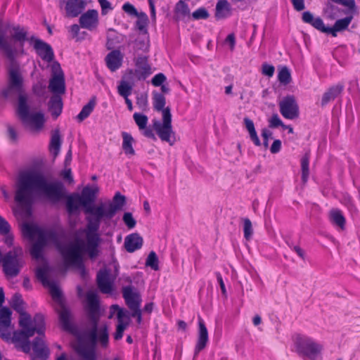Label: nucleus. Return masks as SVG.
<instances>
[{"instance_id":"nucleus-60","label":"nucleus","mask_w":360,"mask_h":360,"mask_svg":"<svg viewBox=\"0 0 360 360\" xmlns=\"http://www.w3.org/2000/svg\"><path fill=\"white\" fill-rule=\"evenodd\" d=\"M122 9L124 12L131 15L136 16L139 14L136 8L129 3L124 4L122 6Z\"/></svg>"},{"instance_id":"nucleus-58","label":"nucleus","mask_w":360,"mask_h":360,"mask_svg":"<svg viewBox=\"0 0 360 360\" xmlns=\"http://www.w3.org/2000/svg\"><path fill=\"white\" fill-rule=\"evenodd\" d=\"M274 71L275 68L272 65L264 63L262 66V72L264 75L271 77L274 75Z\"/></svg>"},{"instance_id":"nucleus-32","label":"nucleus","mask_w":360,"mask_h":360,"mask_svg":"<svg viewBox=\"0 0 360 360\" xmlns=\"http://www.w3.org/2000/svg\"><path fill=\"white\" fill-rule=\"evenodd\" d=\"M127 76H124L117 86V92L123 98L129 97L131 94L133 89V85L124 79L125 78L128 79Z\"/></svg>"},{"instance_id":"nucleus-56","label":"nucleus","mask_w":360,"mask_h":360,"mask_svg":"<svg viewBox=\"0 0 360 360\" xmlns=\"http://www.w3.org/2000/svg\"><path fill=\"white\" fill-rule=\"evenodd\" d=\"M127 325H128V323H119V324L117 326L116 331L114 334L115 340H119L122 338L124 330L126 328Z\"/></svg>"},{"instance_id":"nucleus-13","label":"nucleus","mask_w":360,"mask_h":360,"mask_svg":"<svg viewBox=\"0 0 360 360\" xmlns=\"http://www.w3.org/2000/svg\"><path fill=\"white\" fill-rule=\"evenodd\" d=\"M30 41L34 43V49L43 60L48 63L53 60L54 52L51 45L34 36L30 38Z\"/></svg>"},{"instance_id":"nucleus-59","label":"nucleus","mask_w":360,"mask_h":360,"mask_svg":"<svg viewBox=\"0 0 360 360\" xmlns=\"http://www.w3.org/2000/svg\"><path fill=\"white\" fill-rule=\"evenodd\" d=\"M273 133L267 129H263L262 131V136L263 138V146L264 148H268L269 147V139L272 138Z\"/></svg>"},{"instance_id":"nucleus-22","label":"nucleus","mask_w":360,"mask_h":360,"mask_svg":"<svg viewBox=\"0 0 360 360\" xmlns=\"http://www.w3.org/2000/svg\"><path fill=\"white\" fill-rule=\"evenodd\" d=\"M344 85L338 84L330 87L323 94L321 101L322 107L326 106L328 103L334 101L343 91Z\"/></svg>"},{"instance_id":"nucleus-24","label":"nucleus","mask_w":360,"mask_h":360,"mask_svg":"<svg viewBox=\"0 0 360 360\" xmlns=\"http://www.w3.org/2000/svg\"><path fill=\"white\" fill-rule=\"evenodd\" d=\"M96 281L98 287L103 293L107 294L112 292V287L107 271H99L97 274Z\"/></svg>"},{"instance_id":"nucleus-34","label":"nucleus","mask_w":360,"mask_h":360,"mask_svg":"<svg viewBox=\"0 0 360 360\" xmlns=\"http://www.w3.org/2000/svg\"><path fill=\"white\" fill-rule=\"evenodd\" d=\"M1 95L5 98H15L18 96V98L20 96H27L23 93V89H19L15 86H11L10 84L1 91Z\"/></svg>"},{"instance_id":"nucleus-29","label":"nucleus","mask_w":360,"mask_h":360,"mask_svg":"<svg viewBox=\"0 0 360 360\" xmlns=\"http://www.w3.org/2000/svg\"><path fill=\"white\" fill-rule=\"evenodd\" d=\"M323 12L326 18L333 20L338 16L340 12V8L336 5L333 4V2L328 0L325 4Z\"/></svg>"},{"instance_id":"nucleus-63","label":"nucleus","mask_w":360,"mask_h":360,"mask_svg":"<svg viewBox=\"0 0 360 360\" xmlns=\"http://www.w3.org/2000/svg\"><path fill=\"white\" fill-rule=\"evenodd\" d=\"M100 6L101 7V13L102 15H106L108 13L107 10H112V7L111 6V4L108 0H98Z\"/></svg>"},{"instance_id":"nucleus-33","label":"nucleus","mask_w":360,"mask_h":360,"mask_svg":"<svg viewBox=\"0 0 360 360\" xmlns=\"http://www.w3.org/2000/svg\"><path fill=\"white\" fill-rule=\"evenodd\" d=\"M122 136L123 139L122 149L127 155H134L135 151L133 148L132 143L134 140L131 134L127 132H122Z\"/></svg>"},{"instance_id":"nucleus-14","label":"nucleus","mask_w":360,"mask_h":360,"mask_svg":"<svg viewBox=\"0 0 360 360\" xmlns=\"http://www.w3.org/2000/svg\"><path fill=\"white\" fill-rule=\"evenodd\" d=\"M53 68H58L60 72L54 74L49 81V89L54 95H61L65 92V84L64 75L60 70V64L58 62L54 63Z\"/></svg>"},{"instance_id":"nucleus-54","label":"nucleus","mask_w":360,"mask_h":360,"mask_svg":"<svg viewBox=\"0 0 360 360\" xmlns=\"http://www.w3.org/2000/svg\"><path fill=\"white\" fill-rule=\"evenodd\" d=\"M11 226L8 222L1 216H0V234L7 235L10 233Z\"/></svg>"},{"instance_id":"nucleus-19","label":"nucleus","mask_w":360,"mask_h":360,"mask_svg":"<svg viewBox=\"0 0 360 360\" xmlns=\"http://www.w3.org/2000/svg\"><path fill=\"white\" fill-rule=\"evenodd\" d=\"M45 335L36 337L32 343V349L37 359H46L49 355V349L44 340Z\"/></svg>"},{"instance_id":"nucleus-11","label":"nucleus","mask_w":360,"mask_h":360,"mask_svg":"<svg viewBox=\"0 0 360 360\" xmlns=\"http://www.w3.org/2000/svg\"><path fill=\"white\" fill-rule=\"evenodd\" d=\"M281 114L286 119L294 120L299 117V106L295 97L292 95L286 96L279 103Z\"/></svg>"},{"instance_id":"nucleus-7","label":"nucleus","mask_w":360,"mask_h":360,"mask_svg":"<svg viewBox=\"0 0 360 360\" xmlns=\"http://www.w3.org/2000/svg\"><path fill=\"white\" fill-rule=\"evenodd\" d=\"M22 256V249L15 248L2 257L3 271L7 278H15L20 274L25 264Z\"/></svg>"},{"instance_id":"nucleus-16","label":"nucleus","mask_w":360,"mask_h":360,"mask_svg":"<svg viewBox=\"0 0 360 360\" xmlns=\"http://www.w3.org/2000/svg\"><path fill=\"white\" fill-rule=\"evenodd\" d=\"M20 320L19 326L22 328L20 330H16L13 334L18 336L25 335L26 338H31L34 335V330L32 329V320L31 316L24 310L19 313Z\"/></svg>"},{"instance_id":"nucleus-9","label":"nucleus","mask_w":360,"mask_h":360,"mask_svg":"<svg viewBox=\"0 0 360 360\" xmlns=\"http://www.w3.org/2000/svg\"><path fill=\"white\" fill-rule=\"evenodd\" d=\"M27 96H20L18 103V114L23 122L31 123L36 129H40L45 122L44 114L42 112H30L27 103Z\"/></svg>"},{"instance_id":"nucleus-2","label":"nucleus","mask_w":360,"mask_h":360,"mask_svg":"<svg viewBox=\"0 0 360 360\" xmlns=\"http://www.w3.org/2000/svg\"><path fill=\"white\" fill-rule=\"evenodd\" d=\"M15 187L14 200L28 216L31 214L35 192L42 193L53 203L66 199L67 210L70 214L77 211L81 205L77 198L78 193L66 195L61 182H49L40 172H21L18 176Z\"/></svg>"},{"instance_id":"nucleus-10","label":"nucleus","mask_w":360,"mask_h":360,"mask_svg":"<svg viewBox=\"0 0 360 360\" xmlns=\"http://www.w3.org/2000/svg\"><path fill=\"white\" fill-rule=\"evenodd\" d=\"M125 204L126 197L119 192L115 193L112 200L107 205L106 209H105V204L101 203L103 214L101 217V222L111 219L118 211L123 208Z\"/></svg>"},{"instance_id":"nucleus-26","label":"nucleus","mask_w":360,"mask_h":360,"mask_svg":"<svg viewBox=\"0 0 360 360\" xmlns=\"http://www.w3.org/2000/svg\"><path fill=\"white\" fill-rule=\"evenodd\" d=\"M190 9L188 5L184 1L180 0L174 7V18L176 21L184 20L186 18L190 17Z\"/></svg>"},{"instance_id":"nucleus-20","label":"nucleus","mask_w":360,"mask_h":360,"mask_svg":"<svg viewBox=\"0 0 360 360\" xmlns=\"http://www.w3.org/2000/svg\"><path fill=\"white\" fill-rule=\"evenodd\" d=\"M85 3L82 0H68L65 4L66 16L75 18L82 13Z\"/></svg>"},{"instance_id":"nucleus-5","label":"nucleus","mask_w":360,"mask_h":360,"mask_svg":"<svg viewBox=\"0 0 360 360\" xmlns=\"http://www.w3.org/2000/svg\"><path fill=\"white\" fill-rule=\"evenodd\" d=\"M153 108L158 112H162V122L153 120V127L162 141L171 142L172 135H174L172 125V113L169 107L165 108L166 99L163 94L158 92L153 93Z\"/></svg>"},{"instance_id":"nucleus-28","label":"nucleus","mask_w":360,"mask_h":360,"mask_svg":"<svg viewBox=\"0 0 360 360\" xmlns=\"http://www.w3.org/2000/svg\"><path fill=\"white\" fill-rule=\"evenodd\" d=\"M13 34H11V39L15 42H18L21 47L23 46L24 43L29 40L27 38V32L25 30L24 27H21L20 26L14 27L13 28Z\"/></svg>"},{"instance_id":"nucleus-64","label":"nucleus","mask_w":360,"mask_h":360,"mask_svg":"<svg viewBox=\"0 0 360 360\" xmlns=\"http://www.w3.org/2000/svg\"><path fill=\"white\" fill-rule=\"evenodd\" d=\"M281 149V141L278 139H276L275 140L271 148H270V151L271 153L273 154H276V153H278Z\"/></svg>"},{"instance_id":"nucleus-15","label":"nucleus","mask_w":360,"mask_h":360,"mask_svg":"<svg viewBox=\"0 0 360 360\" xmlns=\"http://www.w3.org/2000/svg\"><path fill=\"white\" fill-rule=\"evenodd\" d=\"M122 296L125 300L126 304L132 310L140 308L141 298L140 294L131 285H127L122 288Z\"/></svg>"},{"instance_id":"nucleus-45","label":"nucleus","mask_w":360,"mask_h":360,"mask_svg":"<svg viewBox=\"0 0 360 360\" xmlns=\"http://www.w3.org/2000/svg\"><path fill=\"white\" fill-rule=\"evenodd\" d=\"M22 304L23 300L22 299L21 295L19 293L14 294L12 298L11 304V306L13 308V309L16 311L18 313L24 310Z\"/></svg>"},{"instance_id":"nucleus-17","label":"nucleus","mask_w":360,"mask_h":360,"mask_svg":"<svg viewBox=\"0 0 360 360\" xmlns=\"http://www.w3.org/2000/svg\"><path fill=\"white\" fill-rule=\"evenodd\" d=\"M79 21L81 27L90 31L95 30L98 24V11L94 9L88 10L82 14Z\"/></svg>"},{"instance_id":"nucleus-62","label":"nucleus","mask_w":360,"mask_h":360,"mask_svg":"<svg viewBox=\"0 0 360 360\" xmlns=\"http://www.w3.org/2000/svg\"><path fill=\"white\" fill-rule=\"evenodd\" d=\"M70 32L72 34V38L76 39L77 41H79L84 39L83 37H80V27L78 25L74 24L70 27Z\"/></svg>"},{"instance_id":"nucleus-27","label":"nucleus","mask_w":360,"mask_h":360,"mask_svg":"<svg viewBox=\"0 0 360 360\" xmlns=\"http://www.w3.org/2000/svg\"><path fill=\"white\" fill-rule=\"evenodd\" d=\"M49 110L54 118H57L62 112L63 102L60 96L53 95L49 102Z\"/></svg>"},{"instance_id":"nucleus-31","label":"nucleus","mask_w":360,"mask_h":360,"mask_svg":"<svg viewBox=\"0 0 360 360\" xmlns=\"http://www.w3.org/2000/svg\"><path fill=\"white\" fill-rule=\"evenodd\" d=\"M32 329L34 330V333H37L39 335L44 336L45 331V321L44 317L41 314H37L32 320Z\"/></svg>"},{"instance_id":"nucleus-6","label":"nucleus","mask_w":360,"mask_h":360,"mask_svg":"<svg viewBox=\"0 0 360 360\" xmlns=\"http://www.w3.org/2000/svg\"><path fill=\"white\" fill-rule=\"evenodd\" d=\"M352 19L353 16L349 15L337 20L333 26L330 27L325 25L323 20L320 17L314 18L310 11H304L302 15V20L304 22L311 25L313 27L323 33L330 34L334 37H337L338 32L346 30Z\"/></svg>"},{"instance_id":"nucleus-48","label":"nucleus","mask_w":360,"mask_h":360,"mask_svg":"<svg viewBox=\"0 0 360 360\" xmlns=\"http://www.w3.org/2000/svg\"><path fill=\"white\" fill-rule=\"evenodd\" d=\"M136 105L142 111H146L148 110V96L146 94H141L136 96Z\"/></svg>"},{"instance_id":"nucleus-39","label":"nucleus","mask_w":360,"mask_h":360,"mask_svg":"<svg viewBox=\"0 0 360 360\" xmlns=\"http://www.w3.org/2000/svg\"><path fill=\"white\" fill-rule=\"evenodd\" d=\"M278 79L281 84L284 85H287L291 82V74L289 69L286 66H283L279 70L278 74Z\"/></svg>"},{"instance_id":"nucleus-61","label":"nucleus","mask_w":360,"mask_h":360,"mask_svg":"<svg viewBox=\"0 0 360 360\" xmlns=\"http://www.w3.org/2000/svg\"><path fill=\"white\" fill-rule=\"evenodd\" d=\"M43 248L38 245L36 243H34L31 248L30 253L33 257L35 259H39L41 256Z\"/></svg>"},{"instance_id":"nucleus-18","label":"nucleus","mask_w":360,"mask_h":360,"mask_svg":"<svg viewBox=\"0 0 360 360\" xmlns=\"http://www.w3.org/2000/svg\"><path fill=\"white\" fill-rule=\"evenodd\" d=\"M198 326L199 331L197 343L195 347L194 357H195L198 353L205 348L208 342V332L205 324L201 317H198Z\"/></svg>"},{"instance_id":"nucleus-57","label":"nucleus","mask_w":360,"mask_h":360,"mask_svg":"<svg viewBox=\"0 0 360 360\" xmlns=\"http://www.w3.org/2000/svg\"><path fill=\"white\" fill-rule=\"evenodd\" d=\"M135 46L137 49L146 52L149 49V43L148 40L137 39L135 41Z\"/></svg>"},{"instance_id":"nucleus-43","label":"nucleus","mask_w":360,"mask_h":360,"mask_svg":"<svg viewBox=\"0 0 360 360\" xmlns=\"http://www.w3.org/2000/svg\"><path fill=\"white\" fill-rule=\"evenodd\" d=\"M61 145L60 136L58 130H56L51 139L50 146L55 150V155H57L60 151Z\"/></svg>"},{"instance_id":"nucleus-46","label":"nucleus","mask_w":360,"mask_h":360,"mask_svg":"<svg viewBox=\"0 0 360 360\" xmlns=\"http://www.w3.org/2000/svg\"><path fill=\"white\" fill-rule=\"evenodd\" d=\"M47 269L45 267H39L36 271V277L39 280L44 286H46L51 281L47 278Z\"/></svg>"},{"instance_id":"nucleus-44","label":"nucleus","mask_w":360,"mask_h":360,"mask_svg":"<svg viewBox=\"0 0 360 360\" xmlns=\"http://www.w3.org/2000/svg\"><path fill=\"white\" fill-rule=\"evenodd\" d=\"M133 118L139 129L142 130L146 129L148 120V118L146 115L141 113L135 112L133 115Z\"/></svg>"},{"instance_id":"nucleus-12","label":"nucleus","mask_w":360,"mask_h":360,"mask_svg":"<svg viewBox=\"0 0 360 360\" xmlns=\"http://www.w3.org/2000/svg\"><path fill=\"white\" fill-rule=\"evenodd\" d=\"M135 70H130L128 72V79H132L133 75H135L139 80L145 79L151 75V68L148 63L146 56H138L135 61Z\"/></svg>"},{"instance_id":"nucleus-8","label":"nucleus","mask_w":360,"mask_h":360,"mask_svg":"<svg viewBox=\"0 0 360 360\" xmlns=\"http://www.w3.org/2000/svg\"><path fill=\"white\" fill-rule=\"evenodd\" d=\"M295 345L296 352L303 359L320 360L321 359L322 346L311 338L305 336H297Z\"/></svg>"},{"instance_id":"nucleus-40","label":"nucleus","mask_w":360,"mask_h":360,"mask_svg":"<svg viewBox=\"0 0 360 360\" xmlns=\"http://www.w3.org/2000/svg\"><path fill=\"white\" fill-rule=\"evenodd\" d=\"M270 128H276L279 126L282 127L283 129H289V133H293V128L290 125H285L283 123V122L279 118L277 114H274L271 119L269 120Z\"/></svg>"},{"instance_id":"nucleus-53","label":"nucleus","mask_w":360,"mask_h":360,"mask_svg":"<svg viewBox=\"0 0 360 360\" xmlns=\"http://www.w3.org/2000/svg\"><path fill=\"white\" fill-rule=\"evenodd\" d=\"M10 326L11 323H0V337L2 339L8 340L11 338V332L8 329Z\"/></svg>"},{"instance_id":"nucleus-36","label":"nucleus","mask_w":360,"mask_h":360,"mask_svg":"<svg viewBox=\"0 0 360 360\" xmlns=\"http://www.w3.org/2000/svg\"><path fill=\"white\" fill-rule=\"evenodd\" d=\"M330 219L333 224L338 226L342 229L345 225V219L342 212L338 210H333L330 211Z\"/></svg>"},{"instance_id":"nucleus-49","label":"nucleus","mask_w":360,"mask_h":360,"mask_svg":"<svg viewBox=\"0 0 360 360\" xmlns=\"http://www.w3.org/2000/svg\"><path fill=\"white\" fill-rule=\"evenodd\" d=\"M243 231L244 237L247 240H249L253 234V229L251 221L248 218L243 219Z\"/></svg>"},{"instance_id":"nucleus-42","label":"nucleus","mask_w":360,"mask_h":360,"mask_svg":"<svg viewBox=\"0 0 360 360\" xmlns=\"http://www.w3.org/2000/svg\"><path fill=\"white\" fill-rule=\"evenodd\" d=\"M159 260L156 253L154 251L150 252L146 261V266H150L152 269L157 271L159 269Z\"/></svg>"},{"instance_id":"nucleus-25","label":"nucleus","mask_w":360,"mask_h":360,"mask_svg":"<svg viewBox=\"0 0 360 360\" xmlns=\"http://www.w3.org/2000/svg\"><path fill=\"white\" fill-rule=\"evenodd\" d=\"M231 14V8L226 0H219L215 8V18L217 20L224 19Z\"/></svg>"},{"instance_id":"nucleus-50","label":"nucleus","mask_w":360,"mask_h":360,"mask_svg":"<svg viewBox=\"0 0 360 360\" xmlns=\"http://www.w3.org/2000/svg\"><path fill=\"white\" fill-rule=\"evenodd\" d=\"M210 16L209 12L204 7H200L192 13L194 20H205Z\"/></svg>"},{"instance_id":"nucleus-30","label":"nucleus","mask_w":360,"mask_h":360,"mask_svg":"<svg viewBox=\"0 0 360 360\" xmlns=\"http://www.w3.org/2000/svg\"><path fill=\"white\" fill-rule=\"evenodd\" d=\"M96 97H92L90 101L86 104L77 115V119L79 122H82L87 118L92 112L94 108L96 106Z\"/></svg>"},{"instance_id":"nucleus-3","label":"nucleus","mask_w":360,"mask_h":360,"mask_svg":"<svg viewBox=\"0 0 360 360\" xmlns=\"http://www.w3.org/2000/svg\"><path fill=\"white\" fill-rule=\"evenodd\" d=\"M98 192L99 188L97 186H94L93 187L86 186L82 189L81 195L77 196L81 206L84 207V213L89 214L86 217L87 224L85 250L91 259H94L98 256V248L101 241L98 232L101 225V217L103 214L102 205L101 203L97 206L92 205Z\"/></svg>"},{"instance_id":"nucleus-35","label":"nucleus","mask_w":360,"mask_h":360,"mask_svg":"<svg viewBox=\"0 0 360 360\" xmlns=\"http://www.w3.org/2000/svg\"><path fill=\"white\" fill-rule=\"evenodd\" d=\"M30 338H26L25 335L18 336L17 334H13V341L20 343V347L25 353H29L31 349V342L29 340Z\"/></svg>"},{"instance_id":"nucleus-55","label":"nucleus","mask_w":360,"mask_h":360,"mask_svg":"<svg viewBox=\"0 0 360 360\" xmlns=\"http://www.w3.org/2000/svg\"><path fill=\"white\" fill-rule=\"evenodd\" d=\"M166 79L167 78L163 73H158L153 77L151 83L155 86H160L166 81Z\"/></svg>"},{"instance_id":"nucleus-21","label":"nucleus","mask_w":360,"mask_h":360,"mask_svg":"<svg viewBox=\"0 0 360 360\" xmlns=\"http://www.w3.org/2000/svg\"><path fill=\"white\" fill-rule=\"evenodd\" d=\"M123 56L119 50H112L105 57L107 67L115 72L118 70L122 63Z\"/></svg>"},{"instance_id":"nucleus-52","label":"nucleus","mask_w":360,"mask_h":360,"mask_svg":"<svg viewBox=\"0 0 360 360\" xmlns=\"http://www.w3.org/2000/svg\"><path fill=\"white\" fill-rule=\"evenodd\" d=\"M122 219L129 229H131L135 227L136 221L131 212H125L123 215Z\"/></svg>"},{"instance_id":"nucleus-47","label":"nucleus","mask_w":360,"mask_h":360,"mask_svg":"<svg viewBox=\"0 0 360 360\" xmlns=\"http://www.w3.org/2000/svg\"><path fill=\"white\" fill-rule=\"evenodd\" d=\"M11 314L12 312L11 309L8 307H2L0 309V323H11Z\"/></svg>"},{"instance_id":"nucleus-23","label":"nucleus","mask_w":360,"mask_h":360,"mask_svg":"<svg viewBox=\"0 0 360 360\" xmlns=\"http://www.w3.org/2000/svg\"><path fill=\"white\" fill-rule=\"evenodd\" d=\"M143 242V238L139 234L131 233L125 238L124 247L128 252H134L142 247Z\"/></svg>"},{"instance_id":"nucleus-4","label":"nucleus","mask_w":360,"mask_h":360,"mask_svg":"<svg viewBox=\"0 0 360 360\" xmlns=\"http://www.w3.org/2000/svg\"><path fill=\"white\" fill-rule=\"evenodd\" d=\"M49 237L54 242L58 251L62 256L66 266H75L82 269L84 272L83 264L84 241L77 238L74 242L64 244L58 240L55 232H51Z\"/></svg>"},{"instance_id":"nucleus-1","label":"nucleus","mask_w":360,"mask_h":360,"mask_svg":"<svg viewBox=\"0 0 360 360\" xmlns=\"http://www.w3.org/2000/svg\"><path fill=\"white\" fill-rule=\"evenodd\" d=\"M46 287L50 290L53 300L58 302L57 311L63 330L74 335L77 338L75 350L82 360H97L96 346L99 340L103 347L108 345V326L104 325L98 330L99 300L96 293L89 292L86 295L89 325L83 330L71 322V314L62 300V292L57 285L51 281Z\"/></svg>"},{"instance_id":"nucleus-38","label":"nucleus","mask_w":360,"mask_h":360,"mask_svg":"<svg viewBox=\"0 0 360 360\" xmlns=\"http://www.w3.org/2000/svg\"><path fill=\"white\" fill-rule=\"evenodd\" d=\"M138 20L136 21V27L138 30L144 34H148L147 25L148 22V18L145 13H140L136 15Z\"/></svg>"},{"instance_id":"nucleus-37","label":"nucleus","mask_w":360,"mask_h":360,"mask_svg":"<svg viewBox=\"0 0 360 360\" xmlns=\"http://www.w3.org/2000/svg\"><path fill=\"white\" fill-rule=\"evenodd\" d=\"M309 153H306L301 160V167H302V180L304 183H306L308 180L309 169Z\"/></svg>"},{"instance_id":"nucleus-41","label":"nucleus","mask_w":360,"mask_h":360,"mask_svg":"<svg viewBox=\"0 0 360 360\" xmlns=\"http://www.w3.org/2000/svg\"><path fill=\"white\" fill-rule=\"evenodd\" d=\"M115 32V31L113 29L108 30L106 46L107 49L109 50L112 49L115 44L120 43L119 37L117 35V33Z\"/></svg>"},{"instance_id":"nucleus-51","label":"nucleus","mask_w":360,"mask_h":360,"mask_svg":"<svg viewBox=\"0 0 360 360\" xmlns=\"http://www.w3.org/2000/svg\"><path fill=\"white\" fill-rule=\"evenodd\" d=\"M112 310L117 311V317L119 323H123V319H129V312L120 308L117 304H113L110 308Z\"/></svg>"}]
</instances>
